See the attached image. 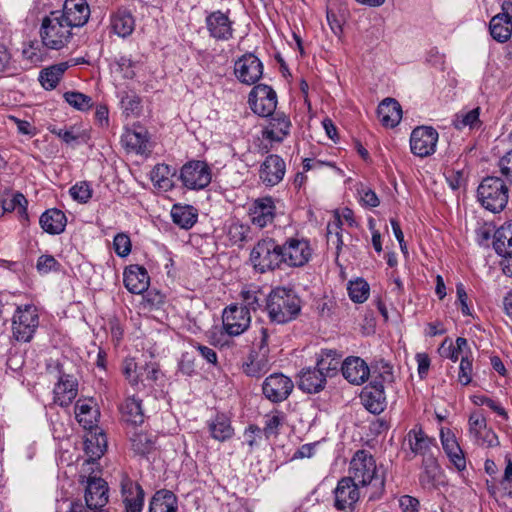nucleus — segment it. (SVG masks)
<instances>
[{
  "label": "nucleus",
  "mask_w": 512,
  "mask_h": 512,
  "mask_svg": "<svg viewBox=\"0 0 512 512\" xmlns=\"http://www.w3.org/2000/svg\"><path fill=\"white\" fill-rule=\"evenodd\" d=\"M281 253L283 266L303 267L310 260L312 249L306 239L289 237L281 244Z\"/></svg>",
  "instance_id": "obj_6"
},
{
  "label": "nucleus",
  "mask_w": 512,
  "mask_h": 512,
  "mask_svg": "<svg viewBox=\"0 0 512 512\" xmlns=\"http://www.w3.org/2000/svg\"><path fill=\"white\" fill-rule=\"evenodd\" d=\"M70 27H81L87 23L90 9L86 0H66L60 15Z\"/></svg>",
  "instance_id": "obj_19"
},
{
  "label": "nucleus",
  "mask_w": 512,
  "mask_h": 512,
  "mask_svg": "<svg viewBox=\"0 0 512 512\" xmlns=\"http://www.w3.org/2000/svg\"><path fill=\"white\" fill-rule=\"evenodd\" d=\"M27 205L28 201L21 193L13 194L1 200V206L5 212L15 211L19 218L24 221H28Z\"/></svg>",
  "instance_id": "obj_44"
},
{
  "label": "nucleus",
  "mask_w": 512,
  "mask_h": 512,
  "mask_svg": "<svg viewBox=\"0 0 512 512\" xmlns=\"http://www.w3.org/2000/svg\"><path fill=\"white\" fill-rule=\"evenodd\" d=\"M326 375L318 366L303 368L299 373L298 387L306 393H318L324 389Z\"/></svg>",
  "instance_id": "obj_24"
},
{
  "label": "nucleus",
  "mask_w": 512,
  "mask_h": 512,
  "mask_svg": "<svg viewBox=\"0 0 512 512\" xmlns=\"http://www.w3.org/2000/svg\"><path fill=\"white\" fill-rule=\"evenodd\" d=\"M113 246L115 253L120 257H126L131 252V240L124 233H119L114 237Z\"/></svg>",
  "instance_id": "obj_59"
},
{
  "label": "nucleus",
  "mask_w": 512,
  "mask_h": 512,
  "mask_svg": "<svg viewBox=\"0 0 512 512\" xmlns=\"http://www.w3.org/2000/svg\"><path fill=\"white\" fill-rule=\"evenodd\" d=\"M124 285L133 294H141L149 287L150 278L146 269L139 265H131L124 271Z\"/></svg>",
  "instance_id": "obj_23"
},
{
  "label": "nucleus",
  "mask_w": 512,
  "mask_h": 512,
  "mask_svg": "<svg viewBox=\"0 0 512 512\" xmlns=\"http://www.w3.org/2000/svg\"><path fill=\"white\" fill-rule=\"evenodd\" d=\"M205 24L210 37L215 40L228 41L233 37V21L221 10L208 13Z\"/></svg>",
  "instance_id": "obj_15"
},
{
  "label": "nucleus",
  "mask_w": 512,
  "mask_h": 512,
  "mask_svg": "<svg viewBox=\"0 0 512 512\" xmlns=\"http://www.w3.org/2000/svg\"><path fill=\"white\" fill-rule=\"evenodd\" d=\"M176 510V496L169 490L157 491L150 501L149 512H176Z\"/></svg>",
  "instance_id": "obj_38"
},
{
  "label": "nucleus",
  "mask_w": 512,
  "mask_h": 512,
  "mask_svg": "<svg viewBox=\"0 0 512 512\" xmlns=\"http://www.w3.org/2000/svg\"><path fill=\"white\" fill-rule=\"evenodd\" d=\"M60 267V263L52 255H41L36 264L37 271L40 274L59 271Z\"/></svg>",
  "instance_id": "obj_55"
},
{
  "label": "nucleus",
  "mask_w": 512,
  "mask_h": 512,
  "mask_svg": "<svg viewBox=\"0 0 512 512\" xmlns=\"http://www.w3.org/2000/svg\"><path fill=\"white\" fill-rule=\"evenodd\" d=\"M366 493L364 488H361L350 478L344 477L338 481L337 487L334 490V506L338 510L352 509L358 502L361 494L365 495Z\"/></svg>",
  "instance_id": "obj_13"
},
{
  "label": "nucleus",
  "mask_w": 512,
  "mask_h": 512,
  "mask_svg": "<svg viewBox=\"0 0 512 512\" xmlns=\"http://www.w3.org/2000/svg\"><path fill=\"white\" fill-rule=\"evenodd\" d=\"M341 371L343 377L350 383L355 385L363 384L369 377V367L360 357H347L342 365Z\"/></svg>",
  "instance_id": "obj_20"
},
{
  "label": "nucleus",
  "mask_w": 512,
  "mask_h": 512,
  "mask_svg": "<svg viewBox=\"0 0 512 512\" xmlns=\"http://www.w3.org/2000/svg\"><path fill=\"white\" fill-rule=\"evenodd\" d=\"M509 189L505 182L496 176L485 177L477 189L481 205L493 213L501 212L508 203Z\"/></svg>",
  "instance_id": "obj_4"
},
{
  "label": "nucleus",
  "mask_w": 512,
  "mask_h": 512,
  "mask_svg": "<svg viewBox=\"0 0 512 512\" xmlns=\"http://www.w3.org/2000/svg\"><path fill=\"white\" fill-rule=\"evenodd\" d=\"M107 449V437L103 431H98L96 427L95 432H90V435L85 440V452L88 456L87 464H92L104 454Z\"/></svg>",
  "instance_id": "obj_31"
},
{
  "label": "nucleus",
  "mask_w": 512,
  "mask_h": 512,
  "mask_svg": "<svg viewBox=\"0 0 512 512\" xmlns=\"http://www.w3.org/2000/svg\"><path fill=\"white\" fill-rule=\"evenodd\" d=\"M66 222L65 214L56 208L46 210L39 219L41 228L52 235L62 233L65 229Z\"/></svg>",
  "instance_id": "obj_32"
},
{
  "label": "nucleus",
  "mask_w": 512,
  "mask_h": 512,
  "mask_svg": "<svg viewBox=\"0 0 512 512\" xmlns=\"http://www.w3.org/2000/svg\"><path fill=\"white\" fill-rule=\"evenodd\" d=\"M269 125L263 131V137L270 141L282 142L289 134L291 122L284 113H273Z\"/></svg>",
  "instance_id": "obj_27"
},
{
  "label": "nucleus",
  "mask_w": 512,
  "mask_h": 512,
  "mask_svg": "<svg viewBox=\"0 0 512 512\" xmlns=\"http://www.w3.org/2000/svg\"><path fill=\"white\" fill-rule=\"evenodd\" d=\"M140 366L134 359H126L123 363V373L132 386L143 382L144 373L140 371Z\"/></svg>",
  "instance_id": "obj_52"
},
{
  "label": "nucleus",
  "mask_w": 512,
  "mask_h": 512,
  "mask_svg": "<svg viewBox=\"0 0 512 512\" xmlns=\"http://www.w3.org/2000/svg\"><path fill=\"white\" fill-rule=\"evenodd\" d=\"M285 171L284 160L276 154H271L261 164L259 178L266 186H275L282 181Z\"/></svg>",
  "instance_id": "obj_18"
},
{
  "label": "nucleus",
  "mask_w": 512,
  "mask_h": 512,
  "mask_svg": "<svg viewBox=\"0 0 512 512\" xmlns=\"http://www.w3.org/2000/svg\"><path fill=\"white\" fill-rule=\"evenodd\" d=\"M250 261L254 269L260 273L281 269L283 267L281 244L269 237L260 239L250 253Z\"/></svg>",
  "instance_id": "obj_3"
},
{
  "label": "nucleus",
  "mask_w": 512,
  "mask_h": 512,
  "mask_svg": "<svg viewBox=\"0 0 512 512\" xmlns=\"http://www.w3.org/2000/svg\"><path fill=\"white\" fill-rule=\"evenodd\" d=\"M121 487L126 512H141L145 495L142 487L128 478L122 481Z\"/></svg>",
  "instance_id": "obj_25"
},
{
  "label": "nucleus",
  "mask_w": 512,
  "mask_h": 512,
  "mask_svg": "<svg viewBox=\"0 0 512 512\" xmlns=\"http://www.w3.org/2000/svg\"><path fill=\"white\" fill-rule=\"evenodd\" d=\"M294 388L293 381L283 373L269 375L262 384L263 395L273 403L286 400Z\"/></svg>",
  "instance_id": "obj_12"
},
{
  "label": "nucleus",
  "mask_w": 512,
  "mask_h": 512,
  "mask_svg": "<svg viewBox=\"0 0 512 512\" xmlns=\"http://www.w3.org/2000/svg\"><path fill=\"white\" fill-rule=\"evenodd\" d=\"M122 419L132 426H138L144 422V413L141 406V400L128 397L120 407Z\"/></svg>",
  "instance_id": "obj_35"
},
{
  "label": "nucleus",
  "mask_w": 512,
  "mask_h": 512,
  "mask_svg": "<svg viewBox=\"0 0 512 512\" xmlns=\"http://www.w3.org/2000/svg\"><path fill=\"white\" fill-rule=\"evenodd\" d=\"M489 30L492 38L497 42L508 41L512 34V22L508 21L504 14H497L492 17L489 23Z\"/></svg>",
  "instance_id": "obj_40"
},
{
  "label": "nucleus",
  "mask_w": 512,
  "mask_h": 512,
  "mask_svg": "<svg viewBox=\"0 0 512 512\" xmlns=\"http://www.w3.org/2000/svg\"><path fill=\"white\" fill-rule=\"evenodd\" d=\"M480 111V107H476L469 111H460L453 119V126L457 130H463L465 128H469L470 130L480 129L482 126Z\"/></svg>",
  "instance_id": "obj_43"
},
{
  "label": "nucleus",
  "mask_w": 512,
  "mask_h": 512,
  "mask_svg": "<svg viewBox=\"0 0 512 512\" xmlns=\"http://www.w3.org/2000/svg\"><path fill=\"white\" fill-rule=\"evenodd\" d=\"M439 475L440 466L434 455L423 458L422 472L419 476L421 486L428 490L435 488Z\"/></svg>",
  "instance_id": "obj_36"
},
{
  "label": "nucleus",
  "mask_w": 512,
  "mask_h": 512,
  "mask_svg": "<svg viewBox=\"0 0 512 512\" xmlns=\"http://www.w3.org/2000/svg\"><path fill=\"white\" fill-rule=\"evenodd\" d=\"M348 478L364 488L370 500L384 490V477L379 473L374 457L366 450L354 454Z\"/></svg>",
  "instance_id": "obj_1"
},
{
  "label": "nucleus",
  "mask_w": 512,
  "mask_h": 512,
  "mask_svg": "<svg viewBox=\"0 0 512 512\" xmlns=\"http://www.w3.org/2000/svg\"><path fill=\"white\" fill-rule=\"evenodd\" d=\"M377 114L382 125L395 127L402 118V109L394 98H385L377 108Z\"/></svg>",
  "instance_id": "obj_30"
},
{
  "label": "nucleus",
  "mask_w": 512,
  "mask_h": 512,
  "mask_svg": "<svg viewBox=\"0 0 512 512\" xmlns=\"http://www.w3.org/2000/svg\"><path fill=\"white\" fill-rule=\"evenodd\" d=\"M173 222L181 228L190 229L197 221V210L190 205L175 204L171 210Z\"/></svg>",
  "instance_id": "obj_42"
},
{
  "label": "nucleus",
  "mask_w": 512,
  "mask_h": 512,
  "mask_svg": "<svg viewBox=\"0 0 512 512\" xmlns=\"http://www.w3.org/2000/svg\"><path fill=\"white\" fill-rule=\"evenodd\" d=\"M85 502L90 510L101 509L108 503V486L100 477L89 476L86 480Z\"/></svg>",
  "instance_id": "obj_17"
},
{
  "label": "nucleus",
  "mask_w": 512,
  "mask_h": 512,
  "mask_svg": "<svg viewBox=\"0 0 512 512\" xmlns=\"http://www.w3.org/2000/svg\"><path fill=\"white\" fill-rule=\"evenodd\" d=\"M96 510H90L86 503L83 504L81 500H70L65 499L59 502L57 506V512H95Z\"/></svg>",
  "instance_id": "obj_56"
},
{
  "label": "nucleus",
  "mask_w": 512,
  "mask_h": 512,
  "mask_svg": "<svg viewBox=\"0 0 512 512\" xmlns=\"http://www.w3.org/2000/svg\"><path fill=\"white\" fill-rule=\"evenodd\" d=\"M270 369L268 357L251 351L247 360L242 364L243 372L249 377L260 378Z\"/></svg>",
  "instance_id": "obj_37"
},
{
  "label": "nucleus",
  "mask_w": 512,
  "mask_h": 512,
  "mask_svg": "<svg viewBox=\"0 0 512 512\" xmlns=\"http://www.w3.org/2000/svg\"><path fill=\"white\" fill-rule=\"evenodd\" d=\"M61 77L51 68H46L40 73L39 80L45 89H54Z\"/></svg>",
  "instance_id": "obj_60"
},
{
  "label": "nucleus",
  "mask_w": 512,
  "mask_h": 512,
  "mask_svg": "<svg viewBox=\"0 0 512 512\" xmlns=\"http://www.w3.org/2000/svg\"><path fill=\"white\" fill-rule=\"evenodd\" d=\"M116 63L125 78L132 79L135 76V72H134L135 62L132 61L131 58L126 57V56H121L117 60Z\"/></svg>",
  "instance_id": "obj_63"
},
{
  "label": "nucleus",
  "mask_w": 512,
  "mask_h": 512,
  "mask_svg": "<svg viewBox=\"0 0 512 512\" xmlns=\"http://www.w3.org/2000/svg\"><path fill=\"white\" fill-rule=\"evenodd\" d=\"M406 441L414 455H421L423 458L433 455L430 450L434 445V439L428 437L421 426L416 425L411 429L407 433Z\"/></svg>",
  "instance_id": "obj_26"
},
{
  "label": "nucleus",
  "mask_w": 512,
  "mask_h": 512,
  "mask_svg": "<svg viewBox=\"0 0 512 512\" xmlns=\"http://www.w3.org/2000/svg\"><path fill=\"white\" fill-rule=\"evenodd\" d=\"M249 105L252 111L261 116L273 115L277 106V95L272 87L258 84L249 93Z\"/></svg>",
  "instance_id": "obj_9"
},
{
  "label": "nucleus",
  "mask_w": 512,
  "mask_h": 512,
  "mask_svg": "<svg viewBox=\"0 0 512 512\" xmlns=\"http://www.w3.org/2000/svg\"><path fill=\"white\" fill-rule=\"evenodd\" d=\"M439 134L433 127H416L410 136L411 152L419 157L432 155L436 150Z\"/></svg>",
  "instance_id": "obj_10"
},
{
  "label": "nucleus",
  "mask_w": 512,
  "mask_h": 512,
  "mask_svg": "<svg viewBox=\"0 0 512 512\" xmlns=\"http://www.w3.org/2000/svg\"><path fill=\"white\" fill-rule=\"evenodd\" d=\"M242 300L244 305H240L241 307L247 308L248 312L250 310L256 311L261 308L263 304H267L268 295L263 293L257 287H250L241 292Z\"/></svg>",
  "instance_id": "obj_45"
},
{
  "label": "nucleus",
  "mask_w": 512,
  "mask_h": 512,
  "mask_svg": "<svg viewBox=\"0 0 512 512\" xmlns=\"http://www.w3.org/2000/svg\"><path fill=\"white\" fill-rule=\"evenodd\" d=\"M360 398L364 407L373 414H380L386 407V397L382 383H370L363 389Z\"/></svg>",
  "instance_id": "obj_21"
},
{
  "label": "nucleus",
  "mask_w": 512,
  "mask_h": 512,
  "mask_svg": "<svg viewBox=\"0 0 512 512\" xmlns=\"http://www.w3.org/2000/svg\"><path fill=\"white\" fill-rule=\"evenodd\" d=\"M111 27L115 34L125 38L134 31L135 19L130 11L119 9L111 17Z\"/></svg>",
  "instance_id": "obj_34"
},
{
  "label": "nucleus",
  "mask_w": 512,
  "mask_h": 512,
  "mask_svg": "<svg viewBox=\"0 0 512 512\" xmlns=\"http://www.w3.org/2000/svg\"><path fill=\"white\" fill-rule=\"evenodd\" d=\"M222 323L228 335L239 336L250 327L251 315L247 308L231 304L223 311Z\"/></svg>",
  "instance_id": "obj_11"
},
{
  "label": "nucleus",
  "mask_w": 512,
  "mask_h": 512,
  "mask_svg": "<svg viewBox=\"0 0 512 512\" xmlns=\"http://www.w3.org/2000/svg\"><path fill=\"white\" fill-rule=\"evenodd\" d=\"M125 147L137 154H145L148 151V137L144 129L127 130L122 136Z\"/></svg>",
  "instance_id": "obj_39"
},
{
  "label": "nucleus",
  "mask_w": 512,
  "mask_h": 512,
  "mask_svg": "<svg viewBox=\"0 0 512 512\" xmlns=\"http://www.w3.org/2000/svg\"><path fill=\"white\" fill-rule=\"evenodd\" d=\"M326 236L328 245L335 247L336 256L338 257L344 244L342 239V221L338 214L327 224Z\"/></svg>",
  "instance_id": "obj_46"
},
{
  "label": "nucleus",
  "mask_w": 512,
  "mask_h": 512,
  "mask_svg": "<svg viewBox=\"0 0 512 512\" xmlns=\"http://www.w3.org/2000/svg\"><path fill=\"white\" fill-rule=\"evenodd\" d=\"M172 175L171 168L166 164H158L152 171V180L160 188L168 189L172 186L169 176Z\"/></svg>",
  "instance_id": "obj_53"
},
{
  "label": "nucleus",
  "mask_w": 512,
  "mask_h": 512,
  "mask_svg": "<svg viewBox=\"0 0 512 512\" xmlns=\"http://www.w3.org/2000/svg\"><path fill=\"white\" fill-rule=\"evenodd\" d=\"M458 380L462 385H468L472 380V361L468 357L461 359Z\"/></svg>",
  "instance_id": "obj_61"
},
{
  "label": "nucleus",
  "mask_w": 512,
  "mask_h": 512,
  "mask_svg": "<svg viewBox=\"0 0 512 512\" xmlns=\"http://www.w3.org/2000/svg\"><path fill=\"white\" fill-rule=\"evenodd\" d=\"M487 428L486 418L478 413L474 412L469 417V432L477 440L484 439L483 431Z\"/></svg>",
  "instance_id": "obj_54"
},
{
  "label": "nucleus",
  "mask_w": 512,
  "mask_h": 512,
  "mask_svg": "<svg viewBox=\"0 0 512 512\" xmlns=\"http://www.w3.org/2000/svg\"><path fill=\"white\" fill-rule=\"evenodd\" d=\"M499 168L501 174L506 177V179L512 183V150L507 152L500 160H499Z\"/></svg>",
  "instance_id": "obj_64"
},
{
  "label": "nucleus",
  "mask_w": 512,
  "mask_h": 512,
  "mask_svg": "<svg viewBox=\"0 0 512 512\" xmlns=\"http://www.w3.org/2000/svg\"><path fill=\"white\" fill-rule=\"evenodd\" d=\"M265 310L272 323L286 324L300 314L301 300L291 290L276 288L269 293Z\"/></svg>",
  "instance_id": "obj_2"
},
{
  "label": "nucleus",
  "mask_w": 512,
  "mask_h": 512,
  "mask_svg": "<svg viewBox=\"0 0 512 512\" xmlns=\"http://www.w3.org/2000/svg\"><path fill=\"white\" fill-rule=\"evenodd\" d=\"M180 180L188 189H203L211 182V172L205 162L189 161L180 170Z\"/></svg>",
  "instance_id": "obj_8"
},
{
  "label": "nucleus",
  "mask_w": 512,
  "mask_h": 512,
  "mask_svg": "<svg viewBox=\"0 0 512 512\" xmlns=\"http://www.w3.org/2000/svg\"><path fill=\"white\" fill-rule=\"evenodd\" d=\"M64 99L69 105L80 111H86L93 105L92 98L80 92L68 91L64 94Z\"/></svg>",
  "instance_id": "obj_50"
},
{
  "label": "nucleus",
  "mask_w": 512,
  "mask_h": 512,
  "mask_svg": "<svg viewBox=\"0 0 512 512\" xmlns=\"http://www.w3.org/2000/svg\"><path fill=\"white\" fill-rule=\"evenodd\" d=\"M440 435L443 449L451 463H453L457 470H464L466 467L465 456L455 436L449 430L444 432L443 429Z\"/></svg>",
  "instance_id": "obj_29"
},
{
  "label": "nucleus",
  "mask_w": 512,
  "mask_h": 512,
  "mask_svg": "<svg viewBox=\"0 0 512 512\" xmlns=\"http://www.w3.org/2000/svg\"><path fill=\"white\" fill-rule=\"evenodd\" d=\"M209 431L212 438L220 442H224L234 435L231 421L225 414H217L215 418L209 422Z\"/></svg>",
  "instance_id": "obj_41"
},
{
  "label": "nucleus",
  "mask_w": 512,
  "mask_h": 512,
  "mask_svg": "<svg viewBox=\"0 0 512 512\" xmlns=\"http://www.w3.org/2000/svg\"><path fill=\"white\" fill-rule=\"evenodd\" d=\"M130 442L133 451L138 455H146L154 448V441L151 436L144 432H133L130 435Z\"/></svg>",
  "instance_id": "obj_47"
},
{
  "label": "nucleus",
  "mask_w": 512,
  "mask_h": 512,
  "mask_svg": "<svg viewBox=\"0 0 512 512\" xmlns=\"http://www.w3.org/2000/svg\"><path fill=\"white\" fill-rule=\"evenodd\" d=\"M57 14L58 12H52L50 16L44 17L40 28L42 44L54 50H59L67 45L72 35V27Z\"/></svg>",
  "instance_id": "obj_5"
},
{
  "label": "nucleus",
  "mask_w": 512,
  "mask_h": 512,
  "mask_svg": "<svg viewBox=\"0 0 512 512\" xmlns=\"http://www.w3.org/2000/svg\"><path fill=\"white\" fill-rule=\"evenodd\" d=\"M276 206L272 197H262L254 200L249 208L251 223L262 229L274 222Z\"/></svg>",
  "instance_id": "obj_16"
},
{
  "label": "nucleus",
  "mask_w": 512,
  "mask_h": 512,
  "mask_svg": "<svg viewBox=\"0 0 512 512\" xmlns=\"http://www.w3.org/2000/svg\"><path fill=\"white\" fill-rule=\"evenodd\" d=\"M316 365L325 373L326 378L332 377L337 373L339 359L332 358L331 360H327V358H318Z\"/></svg>",
  "instance_id": "obj_62"
},
{
  "label": "nucleus",
  "mask_w": 512,
  "mask_h": 512,
  "mask_svg": "<svg viewBox=\"0 0 512 512\" xmlns=\"http://www.w3.org/2000/svg\"><path fill=\"white\" fill-rule=\"evenodd\" d=\"M284 419V414L279 411L271 412L266 415L265 426L263 428L266 438L278 435L279 428L282 426Z\"/></svg>",
  "instance_id": "obj_51"
},
{
  "label": "nucleus",
  "mask_w": 512,
  "mask_h": 512,
  "mask_svg": "<svg viewBox=\"0 0 512 512\" xmlns=\"http://www.w3.org/2000/svg\"><path fill=\"white\" fill-rule=\"evenodd\" d=\"M38 315L33 306L27 305L24 309L17 308L13 316L12 329L17 341L29 342L38 326Z\"/></svg>",
  "instance_id": "obj_7"
},
{
  "label": "nucleus",
  "mask_w": 512,
  "mask_h": 512,
  "mask_svg": "<svg viewBox=\"0 0 512 512\" xmlns=\"http://www.w3.org/2000/svg\"><path fill=\"white\" fill-rule=\"evenodd\" d=\"M48 130L68 145L77 143L79 139V134L75 133L74 127H70L69 129H61L55 125H50Z\"/></svg>",
  "instance_id": "obj_58"
},
{
  "label": "nucleus",
  "mask_w": 512,
  "mask_h": 512,
  "mask_svg": "<svg viewBox=\"0 0 512 512\" xmlns=\"http://www.w3.org/2000/svg\"><path fill=\"white\" fill-rule=\"evenodd\" d=\"M70 195L74 200L86 203L92 196V190L87 182H80L70 188Z\"/></svg>",
  "instance_id": "obj_57"
},
{
  "label": "nucleus",
  "mask_w": 512,
  "mask_h": 512,
  "mask_svg": "<svg viewBox=\"0 0 512 512\" xmlns=\"http://www.w3.org/2000/svg\"><path fill=\"white\" fill-rule=\"evenodd\" d=\"M75 415L80 425L86 430L96 428L99 411L92 398L79 399L75 404Z\"/></svg>",
  "instance_id": "obj_28"
},
{
  "label": "nucleus",
  "mask_w": 512,
  "mask_h": 512,
  "mask_svg": "<svg viewBox=\"0 0 512 512\" xmlns=\"http://www.w3.org/2000/svg\"><path fill=\"white\" fill-rule=\"evenodd\" d=\"M78 394V381L73 375L62 374L54 388V401L68 407Z\"/></svg>",
  "instance_id": "obj_22"
},
{
  "label": "nucleus",
  "mask_w": 512,
  "mask_h": 512,
  "mask_svg": "<svg viewBox=\"0 0 512 512\" xmlns=\"http://www.w3.org/2000/svg\"><path fill=\"white\" fill-rule=\"evenodd\" d=\"M348 294L351 300L355 303H363L369 296V284L363 279L350 281L348 284Z\"/></svg>",
  "instance_id": "obj_49"
},
{
  "label": "nucleus",
  "mask_w": 512,
  "mask_h": 512,
  "mask_svg": "<svg viewBox=\"0 0 512 512\" xmlns=\"http://www.w3.org/2000/svg\"><path fill=\"white\" fill-rule=\"evenodd\" d=\"M234 71L240 82L253 85L262 77L263 64L254 54L247 53L236 61Z\"/></svg>",
  "instance_id": "obj_14"
},
{
  "label": "nucleus",
  "mask_w": 512,
  "mask_h": 512,
  "mask_svg": "<svg viewBox=\"0 0 512 512\" xmlns=\"http://www.w3.org/2000/svg\"><path fill=\"white\" fill-rule=\"evenodd\" d=\"M493 248L499 256L512 255V222L502 225L494 232Z\"/></svg>",
  "instance_id": "obj_33"
},
{
  "label": "nucleus",
  "mask_w": 512,
  "mask_h": 512,
  "mask_svg": "<svg viewBox=\"0 0 512 512\" xmlns=\"http://www.w3.org/2000/svg\"><path fill=\"white\" fill-rule=\"evenodd\" d=\"M121 108L123 113L129 116H138L141 112V99L134 92L121 93Z\"/></svg>",
  "instance_id": "obj_48"
}]
</instances>
